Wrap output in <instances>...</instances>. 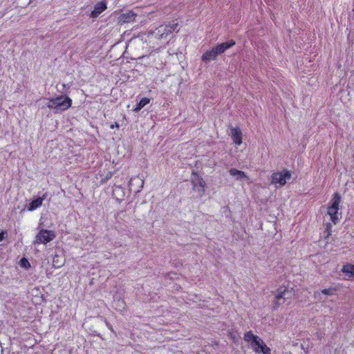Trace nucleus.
<instances>
[{
    "instance_id": "obj_19",
    "label": "nucleus",
    "mask_w": 354,
    "mask_h": 354,
    "mask_svg": "<svg viewBox=\"0 0 354 354\" xmlns=\"http://www.w3.org/2000/svg\"><path fill=\"white\" fill-rule=\"evenodd\" d=\"M20 266L26 269H28L30 267V264L27 259L22 258L20 260Z\"/></svg>"
},
{
    "instance_id": "obj_7",
    "label": "nucleus",
    "mask_w": 354,
    "mask_h": 354,
    "mask_svg": "<svg viewBox=\"0 0 354 354\" xmlns=\"http://www.w3.org/2000/svg\"><path fill=\"white\" fill-rule=\"evenodd\" d=\"M291 178V172L288 170L283 169L282 171L274 172L272 174V183L279 184L283 186L286 184L287 180Z\"/></svg>"
},
{
    "instance_id": "obj_13",
    "label": "nucleus",
    "mask_w": 354,
    "mask_h": 354,
    "mask_svg": "<svg viewBox=\"0 0 354 354\" xmlns=\"http://www.w3.org/2000/svg\"><path fill=\"white\" fill-rule=\"evenodd\" d=\"M230 136L236 145H240L242 143V132L239 127H232L230 129Z\"/></svg>"
},
{
    "instance_id": "obj_23",
    "label": "nucleus",
    "mask_w": 354,
    "mask_h": 354,
    "mask_svg": "<svg viewBox=\"0 0 354 354\" xmlns=\"http://www.w3.org/2000/svg\"><path fill=\"white\" fill-rule=\"evenodd\" d=\"M121 186H115V188L113 189V191H115L116 189H121Z\"/></svg>"
},
{
    "instance_id": "obj_2",
    "label": "nucleus",
    "mask_w": 354,
    "mask_h": 354,
    "mask_svg": "<svg viewBox=\"0 0 354 354\" xmlns=\"http://www.w3.org/2000/svg\"><path fill=\"white\" fill-rule=\"evenodd\" d=\"M72 105V100L67 96L59 95L49 100L46 106L49 109H55V113H61Z\"/></svg>"
},
{
    "instance_id": "obj_16",
    "label": "nucleus",
    "mask_w": 354,
    "mask_h": 354,
    "mask_svg": "<svg viewBox=\"0 0 354 354\" xmlns=\"http://www.w3.org/2000/svg\"><path fill=\"white\" fill-rule=\"evenodd\" d=\"M229 173L231 176L235 177L236 180H241L242 178H246L245 172L234 168L230 169Z\"/></svg>"
},
{
    "instance_id": "obj_12",
    "label": "nucleus",
    "mask_w": 354,
    "mask_h": 354,
    "mask_svg": "<svg viewBox=\"0 0 354 354\" xmlns=\"http://www.w3.org/2000/svg\"><path fill=\"white\" fill-rule=\"evenodd\" d=\"M48 194L44 193L42 196H39L35 199L32 200L27 206L28 211H33L42 205L43 201L47 197Z\"/></svg>"
},
{
    "instance_id": "obj_5",
    "label": "nucleus",
    "mask_w": 354,
    "mask_h": 354,
    "mask_svg": "<svg viewBox=\"0 0 354 354\" xmlns=\"http://www.w3.org/2000/svg\"><path fill=\"white\" fill-rule=\"evenodd\" d=\"M341 202V196L339 193L335 192L330 202L328 207V214L330 216V219L334 224L339 221L338 211Z\"/></svg>"
},
{
    "instance_id": "obj_1",
    "label": "nucleus",
    "mask_w": 354,
    "mask_h": 354,
    "mask_svg": "<svg viewBox=\"0 0 354 354\" xmlns=\"http://www.w3.org/2000/svg\"><path fill=\"white\" fill-rule=\"evenodd\" d=\"M244 340L250 344V346L257 354H271L270 348L265 344L259 336L255 335L252 331L245 333Z\"/></svg>"
},
{
    "instance_id": "obj_14",
    "label": "nucleus",
    "mask_w": 354,
    "mask_h": 354,
    "mask_svg": "<svg viewBox=\"0 0 354 354\" xmlns=\"http://www.w3.org/2000/svg\"><path fill=\"white\" fill-rule=\"evenodd\" d=\"M106 9V3L104 1H100L95 4L94 10L91 12L90 17L92 18H96Z\"/></svg>"
},
{
    "instance_id": "obj_15",
    "label": "nucleus",
    "mask_w": 354,
    "mask_h": 354,
    "mask_svg": "<svg viewBox=\"0 0 354 354\" xmlns=\"http://www.w3.org/2000/svg\"><path fill=\"white\" fill-rule=\"evenodd\" d=\"M65 263V259L62 254H55L53 258V266L55 268H61Z\"/></svg>"
},
{
    "instance_id": "obj_8",
    "label": "nucleus",
    "mask_w": 354,
    "mask_h": 354,
    "mask_svg": "<svg viewBox=\"0 0 354 354\" xmlns=\"http://www.w3.org/2000/svg\"><path fill=\"white\" fill-rule=\"evenodd\" d=\"M192 174L194 176L192 179L193 189L196 191L198 193V195L201 196L205 193V182L201 177L198 176L195 172H193Z\"/></svg>"
},
{
    "instance_id": "obj_3",
    "label": "nucleus",
    "mask_w": 354,
    "mask_h": 354,
    "mask_svg": "<svg viewBox=\"0 0 354 354\" xmlns=\"http://www.w3.org/2000/svg\"><path fill=\"white\" fill-rule=\"evenodd\" d=\"M178 24L177 23H172L169 24H163L156 28L154 30L150 31L149 34L154 35L158 39H166L167 36L173 32H178Z\"/></svg>"
},
{
    "instance_id": "obj_21",
    "label": "nucleus",
    "mask_w": 354,
    "mask_h": 354,
    "mask_svg": "<svg viewBox=\"0 0 354 354\" xmlns=\"http://www.w3.org/2000/svg\"><path fill=\"white\" fill-rule=\"evenodd\" d=\"M7 234V232L6 231H2L0 232V241H2L6 239V236Z\"/></svg>"
},
{
    "instance_id": "obj_9",
    "label": "nucleus",
    "mask_w": 354,
    "mask_h": 354,
    "mask_svg": "<svg viewBox=\"0 0 354 354\" xmlns=\"http://www.w3.org/2000/svg\"><path fill=\"white\" fill-rule=\"evenodd\" d=\"M137 14L132 10H127L120 14L118 17V22L120 24L131 23L135 21Z\"/></svg>"
},
{
    "instance_id": "obj_6",
    "label": "nucleus",
    "mask_w": 354,
    "mask_h": 354,
    "mask_svg": "<svg viewBox=\"0 0 354 354\" xmlns=\"http://www.w3.org/2000/svg\"><path fill=\"white\" fill-rule=\"evenodd\" d=\"M55 236L54 231L42 229L36 235L34 244H46L53 241Z\"/></svg>"
},
{
    "instance_id": "obj_17",
    "label": "nucleus",
    "mask_w": 354,
    "mask_h": 354,
    "mask_svg": "<svg viewBox=\"0 0 354 354\" xmlns=\"http://www.w3.org/2000/svg\"><path fill=\"white\" fill-rule=\"evenodd\" d=\"M150 100L147 97H142L140 102L136 104V106L133 109V111L136 113L139 112L145 105L149 104Z\"/></svg>"
},
{
    "instance_id": "obj_22",
    "label": "nucleus",
    "mask_w": 354,
    "mask_h": 354,
    "mask_svg": "<svg viewBox=\"0 0 354 354\" xmlns=\"http://www.w3.org/2000/svg\"><path fill=\"white\" fill-rule=\"evenodd\" d=\"M115 127L118 128V129L120 127V125L117 122H115L114 124H113L110 126V128L112 129H114Z\"/></svg>"
},
{
    "instance_id": "obj_20",
    "label": "nucleus",
    "mask_w": 354,
    "mask_h": 354,
    "mask_svg": "<svg viewBox=\"0 0 354 354\" xmlns=\"http://www.w3.org/2000/svg\"><path fill=\"white\" fill-rule=\"evenodd\" d=\"M335 290L333 288L323 289L322 292L326 295H332L334 294Z\"/></svg>"
},
{
    "instance_id": "obj_11",
    "label": "nucleus",
    "mask_w": 354,
    "mask_h": 354,
    "mask_svg": "<svg viewBox=\"0 0 354 354\" xmlns=\"http://www.w3.org/2000/svg\"><path fill=\"white\" fill-rule=\"evenodd\" d=\"M236 44V41L234 39H230L225 42L218 44L215 47L218 50L219 55L225 53L227 49L232 48Z\"/></svg>"
},
{
    "instance_id": "obj_18",
    "label": "nucleus",
    "mask_w": 354,
    "mask_h": 354,
    "mask_svg": "<svg viewBox=\"0 0 354 354\" xmlns=\"http://www.w3.org/2000/svg\"><path fill=\"white\" fill-rule=\"evenodd\" d=\"M342 272L348 274L349 277H354V265L347 263L342 269Z\"/></svg>"
},
{
    "instance_id": "obj_10",
    "label": "nucleus",
    "mask_w": 354,
    "mask_h": 354,
    "mask_svg": "<svg viewBox=\"0 0 354 354\" xmlns=\"http://www.w3.org/2000/svg\"><path fill=\"white\" fill-rule=\"evenodd\" d=\"M219 55L216 48L214 46L212 49L207 50L201 57L203 62L208 63L212 60H216L217 56Z\"/></svg>"
},
{
    "instance_id": "obj_4",
    "label": "nucleus",
    "mask_w": 354,
    "mask_h": 354,
    "mask_svg": "<svg viewBox=\"0 0 354 354\" xmlns=\"http://www.w3.org/2000/svg\"><path fill=\"white\" fill-rule=\"evenodd\" d=\"M293 295L294 292L292 288H289L285 286L279 287L275 294L274 308H277L283 304L286 301L290 299Z\"/></svg>"
}]
</instances>
